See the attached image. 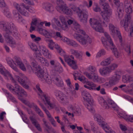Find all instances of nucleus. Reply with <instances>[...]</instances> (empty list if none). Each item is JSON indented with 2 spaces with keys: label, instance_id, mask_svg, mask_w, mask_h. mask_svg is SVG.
<instances>
[{
  "label": "nucleus",
  "instance_id": "nucleus-1",
  "mask_svg": "<svg viewBox=\"0 0 133 133\" xmlns=\"http://www.w3.org/2000/svg\"><path fill=\"white\" fill-rule=\"evenodd\" d=\"M102 3L103 11L101 14L104 21L102 22L99 19L90 18V22L92 27L96 31L101 33L103 32L104 30L102 25L104 27L107 26V24L110 21L109 19L112 11L108 3L105 0H100Z\"/></svg>",
  "mask_w": 133,
  "mask_h": 133
},
{
  "label": "nucleus",
  "instance_id": "nucleus-2",
  "mask_svg": "<svg viewBox=\"0 0 133 133\" xmlns=\"http://www.w3.org/2000/svg\"><path fill=\"white\" fill-rule=\"evenodd\" d=\"M63 3L62 1H57V6H56V9L58 11L71 15L73 14V11L75 12L81 22H84L86 21L88 15L87 13L84 12L83 6L80 5L79 7H77L75 6H73L71 8L73 11L69 9L66 5L63 4Z\"/></svg>",
  "mask_w": 133,
  "mask_h": 133
},
{
  "label": "nucleus",
  "instance_id": "nucleus-3",
  "mask_svg": "<svg viewBox=\"0 0 133 133\" xmlns=\"http://www.w3.org/2000/svg\"><path fill=\"white\" fill-rule=\"evenodd\" d=\"M13 6L16 9L12 11L14 17L19 23L22 22L24 20L19 14L23 16L27 17L29 16V14L27 10L32 13L34 12L35 11V9L34 8L26 6L23 3H21L19 5L17 3L14 2L13 3Z\"/></svg>",
  "mask_w": 133,
  "mask_h": 133
},
{
  "label": "nucleus",
  "instance_id": "nucleus-4",
  "mask_svg": "<svg viewBox=\"0 0 133 133\" xmlns=\"http://www.w3.org/2000/svg\"><path fill=\"white\" fill-rule=\"evenodd\" d=\"M28 44L31 49L35 51L36 56L38 61L41 63L44 64L45 66H48L49 62L46 59L41 56L42 54L46 58H51V55L48 52V50L43 45L39 46L38 48L36 45L32 43H30Z\"/></svg>",
  "mask_w": 133,
  "mask_h": 133
},
{
  "label": "nucleus",
  "instance_id": "nucleus-5",
  "mask_svg": "<svg viewBox=\"0 0 133 133\" xmlns=\"http://www.w3.org/2000/svg\"><path fill=\"white\" fill-rule=\"evenodd\" d=\"M67 23L69 25L73 23L77 30L74 35V37L81 44L84 45L91 43V39L86 34L84 31L79 29L80 26L76 21L69 19L67 21Z\"/></svg>",
  "mask_w": 133,
  "mask_h": 133
},
{
  "label": "nucleus",
  "instance_id": "nucleus-6",
  "mask_svg": "<svg viewBox=\"0 0 133 133\" xmlns=\"http://www.w3.org/2000/svg\"><path fill=\"white\" fill-rule=\"evenodd\" d=\"M0 73L3 75L6 78L10 79L14 83L18 81L25 88L28 89L29 87L28 84H29V80L23 74H21L19 75L20 77L17 76H15L14 79L11 75L6 70L2 65L0 64ZM2 78L0 76V79Z\"/></svg>",
  "mask_w": 133,
  "mask_h": 133
},
{
  "label": "nucleus",
  "instance_id": "nucleus-7",
  "mask_svg": "<svg viewBox=\"0 0 133 133\" xmlns=\"http://www.w3.org/2000/svg\"><path fill=\"white\" fill-rule=\"evenodd\" d=\"M6 60L8 64L10 67L14 70L17 72L18 71V70L16 66V65L18 66L19 68L23 71H29L31 70L35 73V67H36L38 69V66H39L37 63L34 62L32 63V64L34 67L33 69L28 64H26L25 66L19 58H17L14 60L10 58H8Z\"/></svg>",
  "mask_w": 133,
  "mask_h": 133
},
{
  "label": "nucleus",
  "instance_id": "nucleus-8",
  "mask_svg": "<svg viewBox=\"0 0 133 133\" xmlns=\"http://www.w3.org/2000/svg\"><path fill=\"white\" fill-rule=\"evenodd\" d=\"M1 27H3V30L6 32V34L4 35L6 38V42L12 48L15 47L16 45L15 41L13 38L9 35V32L10 33L12 32V30L14 29V26L12 23L10 24L5 23L1 25Z\"/></svg>",
  "mask_w": 133,
  "mask_h": 133
},
{
  "label": "nucleus",
  "instance_id": "nucleus-9",
  "mask_svg": "<svg viewBox=\"0 0 133 133\" xmlns=\"http://www.w3.org/2000/svg\"><path fill=\"white\" fill-rule=\"evenodd\" d=\"M124 6L125 11L127 14V17L123 21H121L120 24L121 25H123L125 30L127 31L128 24L130 21L131 18V14L132 13V10L130 2L125 1L124 2Z\"/></svg>",
  "mask_w": 133,
  "mask_h": 133
},
{
  "label": "nucleus",
  "instance_id": "nucleus-10",
  "mask_svg": "<svg viewBox=\"0 0 133 133\" xmlns=\"http://www.w3.org/2000/svg\"><path fill=\"white\" fill-rule=\"evenodd\" d=\"M104 35L105 38L103 36L101 38V41L104 46L107 47V45L109 42L110 44L112 46L111 49L114 53V55L116 58L119 57L120 56V53L119 52L117 49L115 48L113 44L112 40L108 34L106 32L104 33Z\"/></svg>",
  "mask_w": 133,
  "mask_h": 133
},
{
  "label": "nucleus",
  "instance_id": "nucleus-11",
  "mask_svg": "<svg viewBox=\"0 0 133 133\" xmlns=\"http://www.w3.org/2000/svg\"><path fill=\"white\" fill-rule=\"evenodd\" d=\"M54 47L60 55L63 56L65 61L70 66L75 69L77 68L76 62L74 60L70 58L68 56L66 55L65 51L60 47L58 44L55 43Z\"/></svg>",
  "mask_w": 133,
  "mask_h": 133
},
{
  "label": "nucleus",
  "instance_id": "nucleus-12",
  "mask_svg": "<svg viewBox=\"0 0 133 133\" xmlns=\"http://www.w3.org/2000/svg\"><path fill=\"white\" fill-rule=\"evenodd\" d=\"M82 96L86 102L85 104V106L89 111L94 112L95 111L93 108L94 101L90 94L87 91H84L82 92Z\"/></svg>",
  "mask_w": 133,
  "mask_h": 133
},
{
  "label": "nucleus",
  "instance_id": "nucleus-13",
  "mask_svg": "<svg viewBox=\"0 0 133 133\" xmlns=\"http://www.w3.org/2000/svg\"><path fill=\"white\" fill-rule=\"evenodd\" d=\"M35 73L41 81L43 82H45L49 84H51L52 80L51 76L47 73H44V70L42 69L39 66L37 69L35 67Z\"/></svg>",
  "mask_w": 133,
  "mask_h": 133
},
{
  "label": "nucleus",
  "instance_id": "nucleus-14",
  "mask_svg": "<svg viewBox=\"0 0 133 133\" xmlns=\"http://www.w3.org/2000/svg\"><path fill=\"white\" fill-rule=\"evenodd\" d=\"M36 88L37 90V92L38 94L41 98L43 99L45 105L50 109L54 108L55 105L54 103H50V97L47 94L43 93L41 89L38 84L36 85Z\"/></svg>",
  "mask_w": 133,
  "mask_h": 133
},
{
  "label": "nucleus",
  "instance_id": "nucleus-15",
  "mask_svg": "<svg viewBox=\"0 0 133 133\" xmlns=\"http://www.w3.org/2000/svg\"><path fill=\"white\" fill-rule=\"evenodd\" d=\"M15 89L10 84H8L7 85V87L11 91H12L14 94H16L18 96L19 99L22 100L23 102L25 103V101L23 100L20 98L21 97H22L24 96H26L27 95L26 92L24 90L22 89L18 85L16 84H15Z\"/></svg>",
  "mask_w": 133,
  "mask_h": 133
},
{
  "label": "nucleus",
  "instance_id": "nucleus-16",
  "mask_svg": "<svg viewBox=\"0 0 133 133\" xmlns=\"http://www.w3.org/2000/svg\"><path fill=\"white\" fill-rule=\"evenodd\" d=\"M96 71V68L92 66H90L84 72V74L88 79L95 82L98 78V75L94 72Z\"/></svg>",
  "mask_w": 133,
  "mask_h": 133
},
{
  "label": "nucleus",
  "instance_id": "nucleus-17",
  "mask_svg": "<svg viewBox=\"0 0 133 133\" xmlns=\"http://www.w3.org/2000/svg\"><path fill=\"white\" fill-rule=\"evenodd\" d=\"M98 103L104 108H112L114 110L117 108V105L112 101L109 100L106 102L102 97H100L98 98Z\"/></svg>",
  "mask_w": 133,
  "mask_h": 133
},
{
  "label": "nucleus",
  "instance_id": "nucleus-18",
  "mask_svg": "<svg viewBox=\"0 0 133 133\" xmlns=\"http://www.w3.org/2000/svg\"><path fill=\"white\" fill-rule=\"evenodd\" d=\"M121 72L120 71H117L114 76L111 78L109 82H106L103 85L106 88H108L115 84L116 82L121 77Z\"/></svg>",
  "mask_w": 133,
  "mask_h": 133
},
{
  "label": "nucleus",
  "instance_id": "nucleus-19",
  "mask_svg": "<svg viewBox=\"0 0 133 133\" xmlns=\"http://www.w3.org/2000/svg\"><path fill=\"white\" fill-rule=\"evenodd\" d=\"M109 30L110 35L113 38L117 36L118 37L120 42L122 41V38L120 33L117 28L112 24L110 23L108 26Z\"/></svg>",
  "mask_w": 133,
  "mask_h": 133
},
{
  "label": "nucleus",
  "instance_id": "nucleus-20",
  "mask_svg": "<svg viewBox=\"0 0 133 133\" xmlns=\"http://www.w3.org/2000/svg\"><path fill=\"white\" fill-rule=\"evenodd\" d=\"M55 95L60 98L61 102L63 105H66L69 103V100L68 98L65 96V95L61 91H56L55 92Z\"/></svg>",
  "mask_w": 133,
  "mask_h": 133
},
{
  "label": "nucleus",
  "instance_id": "nucleus-21",
  "mask_svg": "<svg viewBox=\"0 0 133 133\" xmlns=\"http://www.w3.org/2000/svg\"><path fill=\"white\" fill-rule=\"evenodd\" d=\"M37 31L46 38H51L54 34V32L52 31H47L39 27L37 28Z\"/></svg>",
  "mask_w": 133,
  "mask_h": 133
},
{
  "label": "nucleus",
  "instance_id": "nucleus-22",
  "mask_svg": "<svg viewBox=\"0 0 133 133\" xmlns=\"http://www.w3.org/2000/svg\"><path fill=\"white\" fill-rule=\"evenodd\" d=\"M90 123L91 127V130L89 129V127L87 124L86 123L83 124V125L84 129L86 131L89 133L91 131L94 133H101L99 131H98V129L95 126L93 122H90Z\"/></svg>",
  "mask_w": 133,
  "mask_h": 133
},
{
  "label": "nucleus",
  "instance_id": "nucleus-23",
  "mask_svg": "<svg viewBox=\"0 0 133 133\" xmlns=\"http://www.w3.org/2000/svg\"><path fill=\"white\" fill-rule=\"evenodd\" d=\"M87 85H84V87L85 88L90 90H100L101 87L99 86L98 87L96 88V85L92 82L89 81L87 82Z\"/></svg>",
  "mask_w": 133,
  "mask_h": 133
},
{
  "label": "nucleus",
  "instance_id": "nucleus-24",
  "mask_svg": "<svg viewBox=\"0 0 133 133\" xmlns=\"http://www.w3.org/2000/svg\"><path fill=\"white\" fill-rule=\"evenodd\" d=\"M60 40L69 45H72L74 47H77L78 46V44L75 41L66 37L62 36Z\"/></svg>",
  "mask_w": 133,
  "mask_h": 133
},
{
  "label": "nucleus",
  "instance_id": "nucleus-25",
  "mask_svg": "<svg viewBox=\"0 0 133 133\" xmlns=\"http://www.w3.org/2000/svg\"><path fill=\"white\" fill-rule=\"evenodd\" d=\"M51 25L53 28L59 30V27L61 28V23L59 19L57 17L54 18L51 20Z\"/></svg>",
  "mask_w": 133,
  "mask_h": 133
},
{
  "label": "nucleus",
  "instance_id": "nucleus-26",
  "mask_svg": "<svg viewBox=\"0 0 133 133\" xmlns=\"http://www.w3.org/2000/svg\"><path fill=\"white\" fill-rule=\"evenodd\" d=\"M73 75L75 80H76V78L78 77V79L84 84V85H87V86H88V85H87V82L89 81H86L87 78L84 76L77 73H74L73 74Z\"/></svg>",
  "mask_w": 133,
  "mask_h": 133
},
{
  "label": "nucleus",
  "instance_id": "nucleus-27",
  "mask_svg": "<svg viewBox=\"0 0 133 133\" xmlns=\"http://www.w3.org/2000/svg\"><path fill=\"white\" fill-rule=\"evenodd\" d=\"M114 3L115 6L117 7V14H116L117 16L119 18H121L123 16V11L120 9L121 6L119 0H114Z\"/></svg>",
  "mask_w": 133,
  "mask_h": 133
},
{
  "label": "nucleus",
  "instance_id": "nucleus-28",
  "mask_svg": "<svg viewBox=\"0 0 133 133\" xmlns=\"http://www.w3.org/2000/svg\"><path fill=\"white\" fill-rule=\"evenodd\" d=\"M40 21V19L37 17H35L32 19L31 23V26L30 28V31L31 32L35 29V26L38 25Z\"/></svg>",
  "mask_w": 133,
  "mask_h": 133
},
{
  "label": "nucleus",
  "instance_id": "nucleus-29",
  "mask_svg": "<svg viewBox=\"0 0 133 133\" xmlns=\"http://www.w3.org/2000/svg\"><path fill=\"white\" fill-rule=\"evenodd\" d=\"M59 19L62 24V25L61 24V28L64 31H67L69 28L65 18L61 16L59 17Z\"/></svg>",
  "mask_w": 133,
  "mask_h": 133
},
{
  "label": "nucleus",
  "instance_id": "nucleus-30",
  "mask_svg": "<svg viewBox=\"0 0 133 133\" xmlns=\"http://www.w3.org/2000/svg\"><path fill=\"white\" fill-rule=\"evenodd\" d=\"M99 72L103 76H105L111 72L108 66L99 68Z\"/></svg>",
  "mask_w": 133,
  "mask_h": 133
},
{
  "label": "nucleus",
  "instance_id": "nucleus-31",
  "mask_svg": "<svg viewBox=\"0 0 133 133\" xmlns=\"http://www.w3.org/2000/svg\"><path fill=\"white\" fill-rule=\"evenodd\" d=\"M68 108L69 110L76 111L77 112H79L81 111V109L76 104H70L68 106Z\"/></svg>",
  "mask_w": 133,
  "mask_h": 133
},
{
  "label": "nucleus",
  "instance_id": "nucleus-32",
  "mask_svg": "<svg viewBox=\"0 0 133 133\" xmlns=\"http://www.w3.org/2000/svg\"><path fill=\"white\" fill-rule=\"evenodd\" d=\"M65 82L67 85L69 87V89L70 91V93L72 95H74L76 92L73 87L71 84L70 79L69 78L66 79Z\"/></svg>",
  "mask_w": 133,
  "mask_h": 133
},
{
  "label": "nucleus",
  "instance_id": "nucleus-33",
  "mask_svg": "<svg viewBox=\"0 0 133 133\" xmlns=\"http://www.w3.org/2000/svg\"><path fill=\"white\" fill-rule=\"evenodd\" d=\"M39 104L42 108L43 110L45 111L47 116L49 118V119L51 121L52 124L54 126H56V122L54 120V119L51 117L50 115L49 111L47 110L45 108L43 107V106L40 103Z\"/></svg>",
  "mask_w": 133,
  "mask_h": 133
},
{
  "label": "nucleus",
  "instance_id": "nucleus-34",
  "mask_svg": "<svg viewBox=\"0 0 133 133\" xmlns=\"http://www.w3.org/2000/svg\"><path fill=\"white\" fill-rule=\"evenodd\" d=\"M124 91L127 93L133 94V83L125 87Z\"/></svg>",
  "mask_w": 133,
  "mask_h": 133
},
{
  "label": "nucleus",
  "instance_id": "nucleus-35",
  "mask_svg": "<svg viewBox=\"0 0 133 133\" xmlns=\"http://www.w3.org/2000/svg\"><path fill=\"white\" fill-rule=\"evenodd\" d=\"M113 60V59L112 57L108 58L102 61L100 63V65L103 66L108 65L110 64Z\"/></svg>",
  "mask_w": 133,
  "mask_h": 133
},
{
  "label": "nucleus",
  "instance_id": "nucleus-36",
  "mask_svg": "<svg viewBox=\"0 0 133 133\" xmlns=\"http://www.w3.org/2000/svg\"><path fill=\"white\" fill-rule=\"evenodd\" d=\"M29 107H33L38 112L39 115L43 117V114L40 109L37 107V106L33 103H32L30 105H29Z\"/></svg>",
  "mask_w": 133,
  "mask_h": 133
},
{
  "label": "nucleus",
  "instance_id": "nucleus-37",
  "mask_svg": "<svg viewBox=\"0 0 133 133\" xmlns=\"http://www.w3.org/2000/svg\"><path fill=\"white\" fill-rule=\"evenodd\" d=\"M54 83L59 87H61L63 85V81L60 78H56L53 80Z\"/></svg>",
  "mask_w": 133,
  "mask_h": 133
},
{
  "label": "nucleus",
  "instance_id": "nucleus-38",
  "mask_svg": "<svg viewBox=\"0 0 133 133\" xmlns=\"http://www.w3.org/2000/svg\"><path fill=\"white\" fill-rule=\"evenodd\" d=\"M52 70L53 71L58 72L59 73L62 72L63 71V68L59 64L58 66H54L52 68Z\"/></svg>",
  "mask_w": 133,
  "mask_h": 133
},
{
  "label": "nucleus",
  "instance_id": "nucleus-39",
  "mask_svg": "<svg viewBox=\"0 0 133 133\" xmlns=\"http://www.w3.org/2000/svg\"><path fill=\"white\" fill-rule=\"evenodd\" d=\"M46 41L48 43V46L51 50H53L56 43L54 42L51 39H46Z\"/></svg>",
  "mask_w": 133,
  "mask_h": 133
},
{
  "label": "nucleus",
  "instance_id": "nucleus-40",
  "mask_svg": "<svg viewBox=\"0 0 133 133\" xmlns=\"http://www.w3.org/2000/svg\"><path fill=\"white\" fill-rule=\"evenodd\" d=\"M117 113L119 117L123 118L126 120L128 115L125 112L120 111H118Z\"/></svg>",
  "mask_w": 133,
  "mask_h": 133
},
{
  "label": "nucleus",
  "instance_id": "nucleus-41",
  "mask_svg": "<svg viewBox=\"0 0 133 133\" xmlns=\"http://www.w3.org/2000/svg\"><path fill=\"white\" fill-rule=\"evenodd\" d=\"M30 36L32 40L36 43H38L41 39L40 37H36L35 35L33 34L30 35Z\"/></svg>",
  "mask_w": 133,
  "mask_h": 133
},
{
  "label": "nucleus",
  "instance_id": "nucleus-42",
  "mask_svg": "<svg viewBox=\"0 0 133 133\" xmlns=\"http://www.w3.org/2000/svg\"><path fill=\"white\" fill-rule=\"evenodd\" d=\"M105 53V51L104 49H101L97 53L96 56V58L99 57L104 55Z\"/></svg>",
  "mask_w": 133,
  "mask_h": 133
},
{
  "label": "nucleus",
  "instance_id": "nucleus-43",
  "mask_svg": "<svg viewBox=\"0 0 133 133\" xmlns=\"http://www.w3.org/2000/svg\"><path fill=\"white\" fill-rule=\"evenodd\" d=\"M30 120L32 122V123L35 125L37 129L39 131H41V129L40 127L39 124H38L37 121L32 118H30Z\"/></svg>",
  "mask_w": 133,
  "mask_h": 133
},
{
  "label": "nucleus",
  "instance_id": "nucleus-44",
  "mask_svg": "<svg viewBox=\"0 0 133 133\" xmlns=\"http://www.w3.org/2000/svg\"><path fill=\"white\" fill-rule=\"evenodd\" d=\"M4 14L7 17H9L10 16L11 14L8 9H5L3 12Z\"/></svg>",
  "mask_w": 133,
  "mask_h": 133
},
{
  "label": "nucleus",
  "instance_id": "nucleus-45",
  "mask_svg": "<svg viewBox=\"0 0 133 133\" xmlns=\"http://www.w3.org/2000/svg\"><path fill=\"white\" fill-rule=\"evenodd\" d=\"M105 81V79L103 78L99 77L98 76V78L95 82H98L99 83H103Z\"/></svg>",
  "mask_w": 133,
  "mask_h": 133
},
{
  "label": "nucleus",
  "instance_id": "nucleus-46",
  "mask_svg": "<svg viewBox=\"0 0 133 133\" xmlns=\"http://www.w3.org/2000/svg\"><path fill=\"white\" fill-rule=\"evenodd\" d=\"M108 66L111 72L112 70L117 67V65L116 63H114Z\"/></svg>",
  "mask_w": 133,
  "mask_h": 133
},
{
  "label": "nucleus",
  "instance_id": "nucleus-47",
  "mask_svg": "<svg viewBox=\"0 0 133 133\" xmlns=\"http://www.w3.org/2000/svg\"><path fill=\"white\" fill-rule=\"evenodd\" d=\"M62 36L60 32H57L56 33V34L54 33V34L53 35V37L56 39H57V38H59L61 39Z\"/></svg>",
  "mask_w": 133,
  "mask_h": 133
},
{
  "label": "nucleus",
  "instance_id": "nucleus-48",
  "mask_svg": "<svg viewBox=\"0 0 133 133\" xmlns=\"http://www.w3.org/2000/svg\"><path fill=\"white\" fill-rule=\"evenodd\" d=\"M93 10L95 12H99L101 10L100 8L97 4L93 6Z\"/></svg>",
  "mask_w": 133,
  "mask_h": 133
},
{
  "label": "nucleus",
  "instance_id": "nucleus-49",
  "mask_svg": "<svg viewBox=\"0 0 133 133\" xmlns=\"http://www.w3.org/2000/svg\"><path fill=\"white\" fill-rule=\"evenodd\" d=\"M124 49L127 53L128 54H129L131 53L130 47L129 45H125Z\"/></svg>",
  "mask_w": 133,
  "mask_h": 133
},
{
  "label": "nucleus",
  "instance_id": "nucleus-50",
  "mask_svg": "<svg viewBox=\"0 0 133 133\" xmlns=\"http://www.w3.org/2000/svg\"><path fill=\"white\" fill-rule=\"evenodd\" d=\"M24 2L29 5H34V4L33 1H30V0H22Z\"/></svg>",
  "mask_w": 133,
  "mask_h": 133
},
{
  "label": "nucleus",
  "instance_id": "nucleus-51",
  "mask_svg": "<svg viewBox=\"0 0 133 133\" xmlns=\"http://www.w3.org/2000/svg\"><path fill=\"white\" fill-rule=\"evenodd\" d=\"M126 120L127 121L133 122V115H128Z\"/></svg>",
  "mask_w": 133,
  "mask_h": 133
},
{
  "label": "nucleus",
  "instance_id": "nucleus-52",
  "mask_svg": "<svg viewBox=\"0 0 133 133\" xmlns=\"http://www.w3.org/2000/svg\"><path fill=\"white\" fill-rule=\"evenodd\" d=\"M124 98L130 102L131 103L133 104V99L128 96H124Z\"/></svg>",
  "mask_w": 133,
  "mask_h": 133
},
{
  "label": "nucleus",
  "instance_id": "nucleus-53",
  "mask_svg": "<svg viewBox=\"0 0 133 133\" xmlns=\"http://www.w3.org/2000/svg\"><path fill=\"white\" fill-rule=\"evenodd\" d=\"M119 127L121 129L122 131H125L127 130V129L126 126L122 124H120Z\"/></svg>",
  "mask_w": 133,
  "mask_h": 133
},
{
  "label": "nucleus",
  "instance_id": "nucleus-54",
  "mask_svg": "<svg viewBox=\"0 0 133 133\" xmlns=\"http://www.w3.org/2000/svg\"><path fill=\"white\" fill-rule=\"evenodd\" d=\"M83 54V52L82 51H77V53L76 57H82Z\"/></svg>",
  "mask_w": 133,
  "mask_h": 133
},
{
  "label": "nucleus",
  "instance_id": "nucleus-55",
  "mask_svg": "<svg viewBox=\"0 0 133 133\" xmlns=\"http://www.w3.org/2000/svg\"><path fill=\"white\" fill-rule=\"evenodd\" d=\"M5 3L4 0H0V7H3L5 6Z\"/></svg>",
  "mask_w": 133,
  "mask_h": 133
},
{
  "label": "nucleus",
  "instance_id": "nucleus-56",
  "mask_svg": "<svg viewBox=\"0 0 133 133\" xmlns=\"http://www.w3.org/2000/svg\"><path fill=\"white\" fill-rule=\"evenodd\" d=\"M44 24H45V21L42 22L41 21V20L40 19V21L38 25L36 28V29L37 31V28L38 27H39L40 28H42L40 26V25L42 26Z\"/></svg>",
  "mask_w": 133,
  "mask_h": 133
},
{
  "label": "nucleus",
  "instance_id": "nucleus-57",
  "mask_svg": "<svg viewBox=\"0 0 133 133\" xmlns=\"http://www.w3.org/2000/svg\"><path fill=\"white\" fill-rule=\"evenodd\" d=\"M46 9L47 10L50 12H51L53 10V8L51 5H50L48 7H46Z\"/></svg>",
  "mask_w": 133,
  "mask_h": 133
},
{
  "label": "nucleus",
  "instance_id": "nucleus-58",
  "mask_svg": "<svg viewBox=\"0 0 133 133\" xmlns=\"http://www.w3.org/2000/svg\"><path fill=\"white\" fill-rule=\"evenodd\" d=\"M77 50H76L74 49H71L70 50V52L71 53L76 56L77 55Z\"/></svg>",
  "mask_w": 133,
  "mask_h": 133
},
{
  "label": "nucleus",
  "instance_id": "nucleus-59",
  "mask_svg": "<svg viewBox=\"0 0 133 133\" xmlns=\"http://www.w3.org/2000/svg\"><path fill=\"white\" fill-rule=\"evenodd\" d=\"M92 2L91 0H89V1L88 4H86V6L88 8H89L91 7L92 4Z\"/></svg>",
  "mask_w": 133,
  "mask_h": 133
},
{
  "label": "nucleus",
  "instance_id": "nucleus-60",
  "mask_svg": "<svg viewBox=\"0 0 133 133\" xmlns=\"http://www.w3.org/2000/svg\"><path fill=\"white\" fill-rule=\"evenodd\" d=\"M6 113L5 112H2L0 115V118L1 119L3 120L4 118L3 115H5Z\"/></svg>",
  "mask_w": 133,
  "mask_h": 133
},
{
  "label": "nucleus",
  "instance_id": "nucleus-61",
  "mask_svg": "<svg viewBox=\"0 0 133 133\" xmlns=\"http://www.w3.org/2000/svg\"><path fill=\"white\" fill-rule=\"evenodd\" d=\"M128 79L125 76H124L123 77V81L124 82H127L128 81Z\"/></svg>",
  "mask_w": 133,
  "mask_h": 133
},
{
  "label": "nucleus",
  "instance_id": "nucleus-62",
  "mask_svg": "<svg viewBox=\"0 0 133 133\" xmlns=\"http://www.w3.org/2000/svg\"><path fill=\"white\" fill-rule=\"evenodd\" d=\"M75 90H78L79 88V85L77 83H76L75 84Z\"/></svg>",
  "mask_w": 133,
  "mask_h": 133
},
{
  "label": "nucleus",
  "instance_id": "nucleus-63",
  "mask_svg": "<svg viewBox=\"0 0 133 133\" xmlns=\"http://www.w3.org/2000/svg\"><path fill=\"white\" fill-rule=\"evenodd\" d=\"M66 114L68 115L69 116L70 118H72L74 117V115L72 114H71L70 113H69L68 112L66 111L65 112Z\"/></svg>",
  "mask_w": 133,
  "mask_h": 133
},
{
  "label": "nucleus",
  "instance_id": "nucleus-64",
  "mask_svg": "<svg viewBox=\"0 0 133 133\" xmlns=\"http://www.w3.org/2000/svg\"><path fill=\"white\" fill-rule=\"evenodd\" d=\"M101 93L103 95L105 94H106L105 92V90L104 88L101 89L100 90Z\"/></svg>",
  "mask_w": 133,
  "mask_h": 133
}]
</instances>
